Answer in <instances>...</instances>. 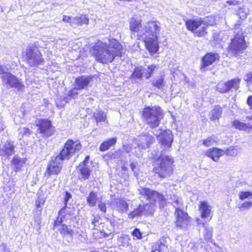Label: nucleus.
<instances>
[{
    "instance_id": "1",
    "label": "nucleus",
    "mask_w": 252,
    "mask_h": 252,
    "mask_svg": "<svg viewBox=\"0 0 252 252\" xmlns=\"http://www.w3.org/2000/svg\"><path fill=\"white\" fill-rule=\"evenodd\" d=\"M140 194L143 196L150 203L140 204L132 211H131L128 214V217L131 220L143 214H152L154 211L153 206H155L157 201L158 202L160 208H163L166 203V199L163 194L156 190H153L148 188H142Z\"/></svg>"
},
{
    "instance_id": "2",
    "label": "nucleus",
    "mask_w": 252,
    "mask_h": 252,
    "mask_svg": "<svg viewBox=\"0 0 252 252\" xmlns=\"http://www.w3.org/2000/svg\"><path fill=\"white\" fill-rule=\"evenodd\" d=\"M102 44V42L98 40L92 47V55L97 62L107 64L113 62L117 56H122L123 46L116 39H109L108 46L104 50H100Z\"/></svg>"
},
{
    "instance_id": "3",
    "label": "nucleus",
    "mask_w": 252,
    "mask_h": 252,
    "mask_svg": "<svg viewBox=\"0 0 252 252\" xmlns=\"http://www.w3.org/2000/svg\"><path fill=\"white\" fill-rule=\"evenodd\" d=\"M204 21L201 18L199 19L189 18L184 20L186 29L197 38H206L209 34L208 28L216 25L215 16H207Z\"/></svg>"
},
{
    "instance_id": "4",
    "label": "nucleus",
    "mask_w": 252,
    "mask_h": 252,
    "mask_svg": "<svg viewBox=\"0 0 252 252\" xmlns=\"http://www.w3.org/2000/svg\"><path fill=\"white\" fill-rule=\"evenodd\" d=\"M174 158L167 155H160L153 161L152 172L160 179L170 177L173 173Z\"/></svg>"
},
{
    "instance_id": "5",
    "label": "nucleus",
    "mask_w": 252,
    "mask_h": 252,
    "mask_svg": "<svg viewBox=\"0 0 252 252\" xmlns=\"http://www.w3.org/2000/svg\"><path fill=\"white\" fill-rule=\"evenodd\" d=\"M234 29V35L230 40L227 51L232 56L237 57L248 48L249 43L246 40L245 31L240 25H235Z\"/></svg>"
},
{
    "instance_id": "6",
    "label": "nucleus",
    "mask_w": 252,
    "mask_h": 252,
    "mask_svg": "<svg viewBox=\"0 0 252 252\" xmlns=\"http://www.w3.org/2000/svg\"><path fill=\"white\" fill-rule=\"evenodd\" d=\"M164 112L159 106H146L141 112L142 121L151 128L158 127L164 117Z\"/></svg>"
},
{
    "instance_id": "7",
    "label": "nucleus",
    "mask_w": 252,
    "mask_h": 252,
    "mask_svg": "<svg viewBox=\"0 0 252 252\" xmlns=\"http://www.w3.org/2000/svg\"><path fill=\"white\" fill-rule=\"evenodd\" d=\"M65 160L58 154L56 156H52L47 165L44 176L47 179L51 177L52 176H57L62 172L63 160Z\"/></svg>"
},
{
    "instance_id": "8",
    "label": "nucleus",
    "mask_w": 252,
    "mask_h": 252,
    "mask_svg": "<svg viewBox=\"0 0 252 252\" xmlns=\"http://www.w3.org/2000/svg\"><path fill=\"white\" fill-rule=\"evenodd\" d=\"M82 148V144L79 140L68 139L64 143L59 154L65 160H68L76 153H78Z\"/></svg>"
},
{
    "instance_id": "9",
    "label": "nucleus",
    "mask_w": 252,
    "mask_h": 252,
    "mask_svg": "<svg viewBox=\"0 0 252 252\" xmlns=\"http://www.w3.org/2000/svg\"><path fill=\"white\" fill-rule=\"evenodd\" d=\"M35 126L37 132L43 139L53 136L56 132V129L52 121L48 119H39L36 121Z\"/></svg>"
},
{
    "instance_id": "10",
    "label": "nucleus",
    "mask_w": 252,
    "mask_h": 252,
    "mask_svg": "<svg viewBox=\"0 0 252 252\" xmlns=\"http://www.w3.org/2000/svg\"><path fill=\"white\" fill-rule=\"evenodd\" d=\"M220 60V56L217 52H207L203 55L200 59V63L199 69L202 72L211 70L212 69L211 66L216 62Z\"/></svg>"
},
{
    "instance_id": "11",
    "label": "nucleus",
    "mask_w": 252,
    "mask_h": 252,
    "mask_svg": "<svg viewBox=\"0 0 252 252\" xmlns=\"http://www.w3.org/2000/svg\"><path fill=\"white\" fill-rule=\"evenodd\" d=\"M158 68V65L155 64L148 65L146 70L142 66H136L130 77L135 79H142L143 77L148 79L153 76L154 72Z\"/></svg>"
},
{
    "instance_id": "12",
    "label": "nucleus",
    "mask_w": 252,
    "mask_h": 252,
    "mask_svg": "<svg viewBox=\"0 0 252 252\" xmlns=\"http://www.w3.org/2000/svg\"><path fill=\"white\" fill-rule=\"evenodd\" d=\"M1 78L2 82L10 88L15 89L17 91H24L25 86L21 79L10 72H4Z\"/></svg>"
},
{
    "instance_id": "13",
    "label": "nucleus",
    "mask_w": 252,
    "mask_h": 252,
    "mask_svg": "<svg viewBox=\"0 0 252 252\" xmlns=\"http://www.w3.org/2000/svg\"><path fill=\"white\" fill-rule=\"evenodd\" d=\"M137 39L143 41L146 49L151 55L158 53L159 50L158 36L144 37L143 34L139 33Z\"/></svg>"
},
{
    "instance_id": "14",
    "label": "nucleus",
    "mask_w": 252,
    "mask_h": 252,
    "mask_svg": "<svg viewBox=\"0 0 252 252\" xmlns=\"http://www.w3.org/2000/svg\"><path fill=\"white\" fill-rule=\"evenodd\" d=\"M174 214L175 215L174 223L177 228L183 229L188 226L191 221L192 219L188 213L179 207L175 208Z\"/></svg>"
},
{
    "instance_id": "15",
    "label": "nucleus",
    "mask_w": 252,
    "mask_h": 252,
    "mask_svg": "<svg viewBox=\"0 0 252 252\" xmlns=\"http://www.w3.org/2000/svg\"><path fill=\"white\" fill-rule=\"evenodd\" d=\"M33 47H28L25 52V62L31 66H36L44 62L42 55L40 52H34Z\"/></svg>"
},
{
    "instance_id": "16",
    "label": "nucleus",
    "mask_w": 252,
    "mask_h": 252,
    "mask_svg": "<svg viewBox=\"0 0 252 252\" xmlns=\"http://www.w3.org/2000/svg\"><path fill=\"white\" fill-rule=\"evenodd\" d=\"M15 149V143L10 139L2 143L0 146V157L1 159H9L16 152Z\"/></svg>"
},
{
    "instance_id": "17",
    "label": "nucleus",
    "mask_w": 252,
    "mask_h": 252,
    "mask_svg": "<svg viewBox=\"0 0 252 252\" xmlns=\"http://www.w3.org/2000/svg\"><path fill=\"white\" fill-rule=\"evenodd\" d=\"M159 23L157 21L151 20L146 23L143 27V34L144 37L158 36V34L160 31Z\"/></svg>"
},
{
    "instance_id": "18",
    "label": "nucleus",
    "mask_w": 252,
    "mask_h": 252,
    "mask_svg": "<svg viewBox=\"0 0 252 252\" xmlns=\"http://www.w3.org/2000/svg\"><path fill=\"white\" fill-rule=\"evenodd\" d=\"M76 170L78 173V180L80 181L88 180L92 175V170L89 165L78 164Z\"/></svg>"
},
{
    "instance_id": "19",
    "label": "nucleus",
    "mask_w": 252,
    "mask_h": 252,
    "mask_svg": "<svg viewBox=\"0 0 252 252\" xmlns=\"http://www.w3.org/2000/svg\"><path fill=\"white\" fill-rule=\"evenodd\" d=\"M198 210L200 213V217L202 219L210 218V219H211L213 215L212 207L208 201H200L198 205Z\"/></svg>"
},
{
    "instance_id": "20",
    "label": "nucleus",
    "mask_w": 252,
    "mask_h": 252,
    "mask_svg": "<svg viewBox=\"0 0 252 252\" xmlns=\"http://www.w3.org/2000/svg\"><path fill=\"white\" fill-rule=\"evenodd\" d=\"M158 136L159 143L161 145L167 148L171 147L173 140V136L171 130H163L159 133Z\"/></svg>"
},
{
    "instance_id": "21",
    "label": "nucleus",
    "mask_w": 252,
    "mask_h": 252,
    "mask_svg": "<svg viewBox=\"0 0 252 252\" xmlns=\"http://www.w3.org/2000/svg\"><path fill=\"white\" fill-rule=\"evenodd\" d=\"M92 76L82 75L75 79V89L81 90L88 88L92 80Z\"/></svg>"
},
{
    "instance_id": "22",
    "label": "nucleus",
    "mask_w": 252,
    "mask_h": 252,
    "mask_svg": "<svg viewBox=\"0 0 252 252\" xmlns=\"http://www.w3.org/2000/svg\"><path fill=\"white\" fill-rule=\"evenodd\" d=\"M112 233V230L108 228V225L104 222V225H101L98 230L93 232V236L94 239L98 240L108 237Z\"/></svg>"
},
{
    "instance_id": "23",
    "label": "nucleus",
    "mask_w": 252,
    "mask_h": 252,
    "mask_svg": "<svg viewBox=\"0 0 252 252\" xmlns=\"http://www.w3.org/2000/svg\"><path fill=\"white\" fill-rule=\"evenodd\" d=\"M231 125L234 128L240 131H252V124L250 122L246 123L240 119H235L232 122Z\"/></svg>"
},
{
    "instance_id": "24",
    "label": "nucleus",
    "mask_w": 252,
    "mask_h": 252,
    "mask_svg": "<svg viewBox=\"0 0 252 252\" xmlns=\"http://www.w3.org/2000/svg\"><path fill=\"white\" fill-rule=\"evenodd\" d=\"M223 150L218 147H212L206 150V155L214 161H218L223 155Z\"/></svg>"
},
{
    "instance_id": "25",
    "label": "nucleus",
    "mask_w": 252,
    "mask_h": 252,
    "mask_svg": "<svg viewBox=\"0 0 252 252\" xmlns=\"http://www.w3.org/2000/svg\"><path fill=\"white\" fill-rule=\"evenodd\" d=\"M26 158H21L18 156H15L12 158L10 162L11 165L14 166V171L17 172L22 170L26 164Z\"/></svg>"
},
{
    "instance_id": "26",
    "label": "nucleus",
    "mask_w": 252,
    "mask_h": 252,
    "mask_svg": "<svg viewBox=\"0 0 252 252\" xmlns=\"http://www.w3.org/2000/svg\"><path fill=\"white\" fill-rule=\"evenodd\" d=\"M142 28V21L140 20H137L132 18L129 22V30L131 33H137V35L139 33H142L141 30Z\"/></svg>"
},
{
    "instance_id": "27",
    "label": "nucleus",
    "mask_w": 252,
    "mask_h": 252,
    "mask_svg": "<svg viewBox=\"0 0 252 252\" xmlns=\"http://www.w3.org/2000/svg\"><path fill=\"white\" fill-rule=\"evenodd\" d=\"M117 141L116 137L108 138L104 140L99 145V150L100 152H104L109 150L111 147L114 146Z\"/></svg>"
},
{
    "instance_id": "28",
    "label": "nucleus",
    "mask_w": 252,
    "mask_h": 252,
    "mask_svg": "<svg viewBox=\"0 0 252 252\" xmlns=\"http://www.w3.org/2000/svg\"><path fill=\"white\" fill-rule=\"evenodd\" d=\"M222 113V108L220 105H215L211 111L210 119L212 122H218Z\"/></svg>"
},
{
    "instance_id": "29",
    "label": "nucleus",
    "mask_w": 252,
    "mask_h": 252,
    "mask_svg": "<svg viewBox=\"0 0 252 252\" xmlns=\"http://www.w3.org/2000/svg\"><path fill=\"white\" fill-rule=\"evenodd\" d=\"M153 87L162 90L165 86V75L160 74L158 77L155 78L151 82Z\"/></svg>"
},
{
    "instance_id": "30",
    "label": "nucleus",
    "mask_w": 252,
    "mask_h": 252,
    "mask_svg": "<svg viewBox=\"0 0 252 252\" xmlns=\"http://www.w3.org/2000/svg\"><path fill=\"white\" fill-rule=\"evenodd\" d=\"M241 79L239 77H236L227 81L229 91H232V90L237 91L240 88Z\"/></svg>"
},
{
    "instance_id": "31",
    "label": "nucleus",
    "mask_w": 252,
    "mask_h": 252,
    "mask_svg": "<svg viewBox=\"0 0 252 252\" xmlns=\"http://www.w3.org/2000/svg\"><path fill=\"white\" fill-rule=\"evenodd\" d=\"M98 200L97 193L93 190L91 191L86 197L87 204L90 207L95 206L96 205Z\"/></svg>"
},
{
    "instance_id": "32",
    "label": "nucleus",
    "mask_w": 252,
    "mask_h": 252,
    "mask_svg": "<svg viewBox=\"0 0 252 252\" xmlns=\"http://www.w3.org/2000/svg\"><path fill=\"white\" fill-rule=\"evenodd\" d=\"M141 144L145 145L147 148H149L154 141V137L148 133H142L140 135Z\"/></svg>"
},
{
    "instance_id": "33",
    "label": "nucleus",
    "mask_w": 252,
    "mask_h": 252,
    "mask_svg": "<svg viewBox=\"0 0 252 252\" xmlns=\"http://www.w3.org/2000/svg\"><path fill=\"white\" fill-rule=\"evenodd\" d=\"M116 205L119 213H124L128 210V204L123 198H118Z\"/></svg>"
},
{
    "instance_id": "34",
    "label": "nucleus",
    "mask_w": 252,
    "mask_h": 252,
    "mask_svg": "<svg viewBox=\"0 0 252 252\" xmlns=\"http://www.w3.org/2000/svg\"><path fill=\"white\" fill-rule=\"evenodd\" d=\"M93 118L95 120L97 124L101 122H105L107 121L106 113L101 110L96 111L94 113Z\"/></svg>"
},
{
    "instance_id": "35",
    "label": "nucleus",
    "mask_w": 252,
    "mask_h": 252,
    "mask_svg": "<svg viewBox=\"0 0 252 252\" xmlns=\"http://www.w3.org/2000/svg\"><path fill=\"white\" fill-rule=\"evenodd\" d=\"M58 231L63 237L66 236H72L74 233L73 230L64 223L61 225Z\"/></svg>"
},
{
    "instance_id": "36",
    "label": "nucleus",
    "mask_w": 252,
    "mask_h": 252,
    "mask_svg": "<svg viewBox=\"0 0 252 252\" xmlns=\"http://www.w3.org/2000/svg\"><path fill=\"white\" fill-rule=\"evenodd\" d=\"M46 201V197L44 194L39 193L37 194V198L35 200V209L39 212L42 210V206L45 204Z\"/></svg>"
},
{
    "instance_id": "37",
    "label": "nucleus",
    "mask_w": 252,
    "mask_h": 252,
    "mask_svg": "<svg viewBox=\"0 0 252 252\" xmlns=\"http://www.w3.org/2000/svg\"><path fill=\"white\" fill-rule=\"evenodd\" d=\"M101 220H102V218L100 215H96L94 216L91 223L94 231L98 230L101 225H104V222L100 221Z\"/></svg>"
},
{
    "instance_id": "38",
    "label": "nucleus",
    "mask_w": 252,
    "mask_h": 252,
    "mask_svg": "<svg viewBox=\"0 0 252 252\" xmlns=\"http://www.w3.org/2000/svg\"><path fill=\"white\" fill-rule=\"evenodd\" d=\"M216 90L220 94H225L229 92L227 81L219 82L216 86Z\"/></svg>"
},
{
    "instance_id": "39",
    "label": "nucleus",
    "mask_w": 252,
    "mask_h": 252,
    "mask_svg": "<svg viewBox=\"0 0 252 252\" xmlns=\"http://www.w3.org/2000/svg\"><path fill=\"white\" fill-rule=\"evenodd\" d=\"M74 20H75V24L77 26H82L84 24L88 25L89 22V18L84 14L74 17Z\"/></svg>"
},
{
    "instance_id": "40",
    "label": "nucleus",
    "mask_w": 252,
    "mask_h": 252,
    "mask_svg": "<svg viewBox=\"0 0 252 252\" xmlns=\"http://www.w3.org/2000/svg\"><path fill=\"white\" fill-rule=\"evenodd\" d=\"M223 153L227 156L236 157L238 155V148L236 146H231L223 151Z\"/></svg>"
},
{
    "instance_id": "41",
    "label": "nucleus",
    "mask_w": 252,
    "mask_h": 252,
    "mask_svg": "<svg viewBox=\"0 0 252 252\" xmlns=\"http://www.w3.org/2000/svg\"><path fill=\"white\" fill-rule=\"evenodd\" d=\"M71 197H72V195H71V193L67 191H65L64 200H63L64 206L59 211V212H58L59 215H61L62 213L64 212V210H65V209L67 207V204L68 201L69 199L70 198H71Z\"/></svg>"
},
{
    "instance_id": "42",
    "label": "nucleus",
    "mask_w": 252,
    "mask_h": 252,
    "mask_svg": "<svg viewBox=\"0 0 252 252\" xmlns=\"http://www.w3.org/2000/svg\"><path fill=\"white\" fill-rule=\"evenodd\" d=\"M249 197L252 198V192L249 191H241L239 194V198L241 200H244Z\"/></svg>"
},
{
    "instance_id": "43",
    "label": "nucleus",
    "mask_w": 252,
    "mask_h": 252,
    "mask_svg": "<svg viewBox=\"0 0 252 252\" xmlns=\"http://www.w3.org/2000/svg\"><path fill=\"white\" fill-rule=\"evenodd\" d=\"M247 104L249 107V109L252 111V94L249 96L247 99ZM246 119L248 121H252V115L247 116Z\"/></svg>"
},
{
    "instance_id": "44",
    "label": "nucleus",
    "mask_w": 252,
    "mask_h": 252,
    "mask_svg": "<svg viewBox=\"0 0 252 252\" xmlns=\"http://www.w3.org/2000/svg\"><path fill=\"white\" fill-rule=\"evenodd\" d=\"M252 207V202L251 201H246L242 203L239 207V209L241 210H249Z\"/></svg>"
},
{
    "instance_id": "45",
    "label": "nucleus",
    "mask_w": 252,
    "mask_h": 252,
    "mask_svg": "<svg viewBox=\"0 0 252 252\" xmlns=\"http://www.w3.org/2000/svg\"><path fill=\"white\" fill-rule=\"evenodd\" d=\"M60 215H58V216L56 217L55 220L54 221L53 223V229H54L58 226H61L62 224H63V218L62 217H60Z\"/></svg>"
},
{
    "instance_id": "46",
    "label": "nucleus",
    "mask_w": 252,
    "mask_h": 252,
    "mask_svg": "<svg viewBox=\"0 0 252 252\" xmlns=\"http://www.w3.org/2000/svg\"><path fill=\"white\" fill-rule=\"evenodd\" d=\"M166 243V238H162L161 239V241H160L158 244V248L156 249L155 250H153L152 252H155V251L157 250L158 252H164L162 251V247H167V246L165 245V243Z\"/></svg>"
},
{
    "instance_id": "47",
    "label": "nucleus",
    "mask_w": 252,
    "mask_h": 252,
    "mask_svg": "<svg viewBox=\"0 0 252 252\" xmlns=\"http://www.w3.org/2000/svg\"><path fill=\"white\" fill-rule=\"evenodd\" d=\"M214 142V139L211 136L202 140V144L206 147L211 146Z\"/></svg>"
},
{
    "instance_id": "48",
    "label": "nucleus",
    "mask_w": 252,
    "mask_h": 252,
    "mask_svg": "<svg viewBox=\"0 0 252 252\" xmlns=\"http://www.w3.org/2000/svg\"><path fill=\"white\" fill-rule=\"evenodd\" d=\"M98 208L103 214H105L106 213L107 207L105 202L99 201L98 203Z\"/></svg>"
},
{
    "instance_id": "49",
    "label": "nucleus",
    "mask_w": 252,
    "mask_h": 252,
    "mask_svg": "<svg viewBox=\"0 0 252 252\" xmlns=\"http://www.w3.org/2000/svg\"><path fill=\"white\" fill-rule=\"evenodd\" d=\"M131 235L133 237H135L137 239H141L142 238V234L139 229L135 228L131 232Z\"/></svg>"
},
{
    "instance_id": "50",
    "label": "nucleus",
    "mask_w": 252,
    "mask_h": 252,
    "mask_svg": "<svg viewBox=\"0 0 252 252\" xmlns=\"http://www.w3.org/2000/svg\"><path fill=\"white\" fill-rule=\"evenodd\" d=\"M103 158L106 160H111L115 158V155L113 153L108 152L103 156Z\"/></svg>"
},
{
    "instance_id": "51",
    "label": "nucleus",
    "mask_w": 252,
    "mask_h": 252,
    "mask_svg": "<svg viewBox=\"0 0 252 252\" xmlns=\"http://www.w3.org/2000/svg\"><path fill=\"white\" fill-rule=\"evenodd\" d=\"M246 78L245 79V81L248 84L252 83V71L249 72L246 75Z\"/></svg>"
},
{
    "instance_id": "52",
    "label": "nucleus",
    "mask_w": 252,
    "mask_h": 252,
    "mask_svg": "<svg viewBox=\"0 0 252 252\" xmlns=\"http://www.w3.org/2000/svg\"><path fill=\"white\" fill-rule=\"evenodd\" d=\"M23 129V136H29L32 133V131L28 127H24Z\"/></svg>"
},
{
    "instance_id": "53",
    "label": "nucleus",
    "mask_w": 252,
    "mask_h": 252,
    "mask_svg": "<svg viewBox=\"0 0 252 252\" xmlns=\"http://www.w3.org/2000/svg\"><path fill=\"white\" fill-rule=\"evenodd\" d=\"M90 158V156H89V155L87 156L84 159L82 162H80L78 164L83 165H89L88 162H89Z\"/></svg>"
},
{
    "instance_id": "54",
    "label": "nucleus",
    "mask_w": 252,
    "mask_h": 252,
    "mask_svg": "<svg viewBox=\"0 0 252 252\" xmlns=\"http://www.w3.org/2000/svg\"><path fill=\"white\" fill-rule=\"evenodd\" d=\"M226 2L229 5L233 6L238 5L240 3V2L239 1L236 0H227Z\"/></svg>"
},
{
    "instance_id": "55",
    "label": "nucleus",
    "mask_w": 252,
    "mask_h": 252,
    "mask_svg": "<svg viewBox=\"0 0 252 252\" xmlns=\"http://www.w3.org/2000/svg\"><path fill=\"white\" fill-rule=\"evenodd\" d=\"M63 21L65 23H70L71 17L67 15H63Z\"/></svg>"
},
{
    "instance_id": "56",
    "label": "nucleus",
    "mask_w": 252,
    "mask_h": 252,
    "mask_svg": "<svg viewBox=\"0 0 252 252\" xmlns=\"http://www.w3.org/2000/svg\"><path fill=\"white\" fill-rule=\"evenodd\" d=\"M77 94V93L74 92L73 90H71L68 92V96L73 97Z\"/></svg>"
},
{
    "instance_id": "57",
    "label": "nucleus",
    "mask_w": 252,
    "mask_h": 252,
    "mask_svg": "<svg viewBox=\"0 0 252 252\" xmlns=\"http://www.w3.org/2000/svg\"><path fill=\"white\" fill-rule=\"evenodd\" d=\"M5 127V126L3 123L0 122V133L4 129Z\"/></svg>"
},
{
    "instance_id": "58",
    "label": "nucleus",
    "mask_w": 252,
    "mask_h": 252,
    "mask_svg": "<svg viewBox=\"0 0 252 252\" xmlns=\"http://www.w3.org/2000/svg\"><path fill=\"white\" fill-rule=\"evenodd\" d=\"M130 166L132 170H134V169L135 168V165H134V163H131L130 164Z\"/></svg>"
},
{
    "instance_id": "59",
    "label": "nucleus",
    "mask_w": 252,
    "mask_h": 252,
    "mask_svg": "<svg viewBox=\"0 0 252 252\" xmlns=\"http://www.w3.org/2000/svg\"><path fill=\"white\" fill-rule=\"evenodd\" d=\"M4 72H6V71H4L3 70L2 67L1 65H0V74H2V76H3V73Z\"/></svg>"
},
{
    "instance_id": "60",
    "label": "nucleus",
    "mask_w": 252,
    "mask_h": 252,
    "mask_svg": "<svg viewBox=\"0 0 252 252\" xmlns=\"http://www.w3.org/2000/svg\"><path fill=\"white\" fill-rule=\"evenodd\" d=\"M174 202H175V203H176L177 204H179V201H178V200H175V201H174Z\"/></svg>"
},
{
    "instance_id": "61",
    "label": "nucleus",
    "mask_w": 252,
    "mask_h": 252,
    "mask_svg": "<svg viewBox=\"0 0 252 252\" xmlns=\"http://www.w3.org/2000/svg\"><path fill=\"white\" fill-rule=\"evenodd\" d=\"M209 236H210V237H212V232H210V233H209Z\"/></svg>"
},
{
    "instance_id": "62",
    "label": "nucleus",
    "mask_w": 252,
    "mask_h": 252,
    "mask_svg": "<svg viewBox=\"0 0 252 252\" xmlns=\"http://www.w3.org/2000/svg\"><path fill=\"white\" fill-rule=\"evenodd\" d=\"M4 252H11L9 250H6V251Z\"/></svg>"
},
{
    "instance_id": "63",
    "label": "nucleus",
    "mask_w": 252,
    "mask_h": 252,
    "mask_svg": "<svg viewBox=\"0 0 252 252\" xmlns=\"http://www.w3.org/2000/svg\"><path fill=\"white\" fill-rule=\"evenodd\" d=\"M127 168H123V170H126Z\"/></svg>"
},
{
    "instance_id": "64",
    "label": "nucleus",
    "mask_w": 252,
    "mask_h": 252,
    "mask_svg": "<svg viewBox=\"0 0 252 252\" xmlns=\"http://www.w3.org/2000/svg\"><path fill=\"white\" fill-rule=\"evenodd\" d=\"M98 252L97 251H91V252Z\"/></svg>"
}]
</instances>
